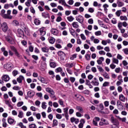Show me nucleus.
<instances>
[{"mask_svg": "<svg viewBox=\"0 0 128 128\" xmlns=\"http://www.w3.org/2000/svg\"><path fill=\"white\" fill-rule=\"evenodd\" d=\"M110 120L112 124H114L111 126V128H118V124L120 123H118V121L116 118H114V117L112 116H111Z\"/></svg>", "mask_w": 128, "mask_h": 128, "instance_id": "f257e3e1", "label": "nucleus"}, {"mask_svg": "<svg viewBox=\"0 0 128 128\" xmlns=\"http://www.w3.org/2000/svg\"><path fill=\"white\" fill-rule=\"evenodd\" d=\"M1 28L2 30V31L4 32H8V23L6 22H2L0 24Z\"/></svg>", "mask_w": 128, "mask_h": 128, "instance_id": "f03ea898", "label": "nucleus"}, {"mask_svg": "<svg viewBox=\"0 0 128 128\" xmlns=\"http://www.w3.org/2000/svg\"><path fill=\"white\" fill-rule=\"evenodd\" d=\"M58 54L60 56V60H64V58H66V54L64 52L62 51H58Z\"/></svg>", "mask_w": 128, "mask_h": 128, "instance_id": "7ed1b4c3", "label": "nucleus"}, {"mask_svg": "<svg viewBox=\"0 0 128 128\" xmlns=\"http://www.w3.org/2000/svg\"><path fill=\"white\" fill-rule=\"evenodd\" d=\"M76 20H77V22H80V24H84V16L80 15L76 16Z\"/></svg>", "mask_w": 128, "mask_h": 128, "instance_id": "20e7f679", "label": "nucleus"}, {"mask_svg": "<svg viewBox=\"0 0 128 128\" xmlns=\"http://www.w3.org/2000/svg\"><path fill=\"white\" fill-rule=\"evenodd\" d=\"M0 14L4 18H11L12 16H8L6 14V10H2L0 12Z\"/></svg>", "mask_w": 128, "mask_h": 128, "instance_id": "39448f33", "label": "nucleus"}, {"mask_svg": "<svg viewBox=\"0 0 128 128\" xmlns=\"http://www.w3.org/2000/svg\"><path fill=\"white\" fill-rule=\"evenodd\" d=\"M6 40L9 44H14V38L10 36H8L6 37Z\"/></svg>", "mask_w": 128, "mask_h": 128, "instance_id": "423d86ee", "label": "nucleus"}, {"mask_svg": "<svg viewBox=\"0 0 128 128\" xmlns=\"http://www.w3.org/2000/svg\"><path fill=\"white\" fill-rule=\"evenodd\" d=\"M50 32L54 36H60V31L56 28H52Z\"/></svg>", "mask_w": 128, "mask_h": 128, "instance_id": "0eeeda50", "label": "nucleus"}, {"mask_svg": "<svg viewBox=\"0 0 128 128\" xmlns=\"http://www.w3.org/2000/svg\"><path fill=\"white\" fill-rule=\"evenodd\" d=\"M117 107L118 110H124V106H122V102L120 101L119 100H118L117 101Z\"/></svg>", "mask_w": 128, "mask_h": 128, "instance_id": "6e6552de", "label": "nucleus"}, {"mask_svg": "<svg viewBox=\"0 0 128 128\" xmlns=\"http://www.w3.org/2000/svg\"><path fill=\"white\" fill-rule=\"evenodd\" d=\"M4 68L8 70H12V64L10 63L6 64L4 66Z\"/></svg>", "mask_w": 128, "mask_h": 128, "instance_id": "1a4fd4ad", "label": "nucleus"}, {"mask_svg": "<svg viewBox=\"0 0 128 128\" xmlns=\"http://www.w3.org/2000/svg\"><path fill=\"white\" fill-rule=\"evenodd\" d=\"M102 122H100V126H104V125H107V124H109V122L108 121V120L104 119V118H102L101 120Z\"/></svg>", "mask_w": 128, "mask_h": 128, "instance_id": "9d476101", "label": "nucleus"}, {"mask_svg": "<svg viewBox=\"0 0 128 128\" xmlns=\"http://www.w3.org/2000/svg\"><path fill=\"white\" fill-rule=\"evenodd\" d=\"M91 84H92V86H98V84H100V83L98 82V80L96 78H94L93 79V80L91 82Z\"/></svg>", "mask_w": 128, "mask_h": 128, "instance_id": "9b49d317", "label": "nucleus"}, {"mask_svg": "<svg viewBox=\"0 0 128 128\" xmlns=\"http://www.w3.org/2000/svg\"><path fill=\"white\" fill-rule=\"evenodd\" d=\"M46 90L47 92L50 94H55L54 91V90H52V88H46Z\"/></svg>", "mask_w": 128, "mask_h": 128, "instance_id": "f8f14e48", "label": "nucleus"}, {"mask_svg": "<svg viewBox=\"0 0 128 128\" xmlns=\"http://www.w3.org/2000/svg\"><path fill=\"white\" fill-rule=\"evenodd\" d=\"M2 80L6 82H8V80H10V76L8 74L3 75Z\"/></svg>", "mask_w": 128, "mask_h": 128, "instance_id": "ddd939ff", "label": "nucleus"}, {"mask_svg": "<svg viewBox=\"0 0 128 128\" xmlns=\"http://www.w3.org/2000/svg\"><path fill=\"white\" fill-rule=\"evenodd\" d=\"M24 80V77L22 75H20L19 77L17 78L16 80L19 84H22Z\"/></svg>", "mask_w": 128, "mask_h": 128, "instance_id": "4468645a", "label": "nucleus"}, {"mask_svg": "<svg viewBox=\"0 0 128 128\" xmlns=\"http://www.w3.org/2000/svg\"><path fill=\"white\" fill-rule=\"evenodd\" d=\"M18 36H19V38H22V36H24V31L22 29L18 28Z\"/></svg>", "mask_w": 128, "mask_h": 128, "instance_id": "2eb2a0df", "label": "nucleus"}, {"mask_svg": "<svg viewBox=\"0 0 128 128\" xmlns=\"http://www.w3.org/2000/svg\"><path fill=\"white\" fill-rule=\"evenodd\" d=\"M72 26L74 28H80V25L78 24V22H73L72 24Z\"/></svg>", "mask_w": 128, "mask_h": 128, "instance_id": "dca6fc26", "label": "nucleus"}, {"mask_svg": "<svg viewBox=\"0 0 128 128\" xmlns=\"http://www.w3.org/2000/svg\"><path fill=\"white\" fill-rule=\"evenodd\" d=\"M58 2L59 4H62V5L64 6H68V8H70V6L68 5V4H66L64 0H59Z\"/></svg>", "mask_w": 128, "mask_h": 128, "instance_id": "f3484780", "label": "nucleus"}, {"mask_svg": "<svg viewBox=\"0 0 128 128\" xmlns=\"http://www.w3.org/2000/svg\"><path fill=\"white\" fill-rule=\"evenodd\" d=\"M104 60V57H100L99 58V59L97 60V64H102V62Z\"/></svg>", "mask_w": 128, "mask_h": 128, "instance_id": "a211bd4d", "label": "nucleus"}, {"mask_svg": "<svg viewBox=\"0 0 128 128\" xmlns=\"http://www.w3.org/2000/svg\"><path fill=\"white\" fill-rule=\"evenodd\" d=\"M76 64L74 62H73L71 64H67L66 65V68H72L73 66H76Z\"/></svg>", "mask_w": 128, "mask_h": 128, "instance_id": "6ab92c4d", "label": "nucleus"}, {"mask_svg": "<svg viewBox=\"0 0 128 128\" xmlns=\"http://www.w3.org/2000/svg\"><path fill=\"white\" fill-rule=\"evenodd\" d=\"M119 100H120L121 102H126V97H124L122 94H120L119 96Z\"/></svg>", "mask_w": 128, "mask_h": 128, "instance_id": "aec40b11", "label": "nucleus"}, {"mask_svg": "<svg viewBox=\"0 0 128 128\" xmlns=\"http://www.w3.org/2000/svg\"><path fill=\"white\" fill-rule=\"evenodd\" d=\"M40 36H45L46 34V30H44V28H40Z\"/></svg>", "mask_w": 128, "mask_h": 128, "instance_id": "412c9836", "label": "nucleus"}, {"mask_svg": "<svg viewBox=\"0 0 128 128\" xmlns=\"http://www.w3.org/2000/svg\"><path fill=\"white\" fill-rule=\"evenodd\" d=\"M6 104L9 106L10 108H12L14 106H12V102H9L8 100H4Z\"/></svg>", "mask_w": 128, "mask_h": 128, "instance_id": "4be33fe9", "label": "nucleus"}, {"mask_svg": "<svg viewBox=\"0 0 128 128\" xmlns=\"http://www.w3.org/2000/svg\"><path fill=\"white\" fill-rule=\"evenodd\" d=\"M27 94H28V96H29V98H32V96H34V92H33V91L29 90Z\"/></svg>", "mask_w": 128, "mask_h": 128, "instance_id": "5701e85b", "label": "nucleus"}, {"mask_svg": "<svg viewBox=\"0 0 128 128\" xmlns=\"http://www.w3.org/2000/svg\"><path fill=\"white\" fill-rule=\"evenodd\" d=\"M117 4H118V8H122V6H124V2H120V0H117Z\"/></svg>", "mask_w": 128, "mask_h": 128, "instance_id": "b1692460", "label": "nucleus"}, {"mask_svg": "<svg viewBox=\"0 0 128 128\" xmlns=\"http://www.w3.org/2000/svg\"><path fill=\"white\" fill-rule=\"evenodd\" d=\"M42 16L44 18H50V14H48L46 12H44L42 13Z\"/></svg>", "mask_w": 128, "mask_h": 128, "instance_id": "393cba45", "label": "nucleus"}, {"mask_svg": "<svg viewBox=\"0 0 128 128\" xmlns=\"http://www.w3.org/2000/svg\"><path fill=\"white\" fill-rule=\"evenodd\" d=\"M50 44H54V43L56 42V39L54 37H51L48 39Z\"/></svg>", "mask_w": 128, "mask_h": 128, "instance_id": "a878e982", "label": "nucleus"}, {"mask_svg": "<svg viewBox=\"0 0 128 128\" xmlns=\"http://www.w3.org/2000/svg\"><path fill=\"white\" fill-rule=\"evenodd\" d=\"M34 24H35L36 26H39V24H40V20L38 18H36L34 20Z\"/></svg>", "mask_w": 128, "mask_h": 128, "instance_id": "bb28decb", "label": "nucleus"}, {"mask_svg": "<svg viewBox=\"0 0 128 128\" xmlns=\"http://www.w3.org/2000/svg\"><path fill=\"white\" fill-rule=\"evenodd\" d=\"M50 68H54L56 66V63L55 62H50Z\"/></svg>", "mask_w": 128, "mask_h": 128, "instance_id": "cd10ccee", "label": "nucleus"}, {"mask_svg": "<svg viewBox=\"0 0 128 128\" xmlns=\"http://www.w3.org/2000/svg\"><path fill=\"white\" fill-rule=\"evenodd\" d=\"M42 50L43 52H48L50 49L46 47H44L42 48Z\"/></svg>", "mask_w": 128, "mask_h": 128, "instance_id": "c85d7f7f", "label": "nucleus"}, {"mask_svg": "<svg viewBox=\"0 0 128 128\" xmlns=\"http://www.w3.org/2000/svg\"><path fill=\"white\" fill-rule=\"evenodd\" d=\"M102 76H104L105 78H107V80H109L110 76L108 75V74L106 72H104L102 74Z\"/></svg>", "mask_w": 128, "mask_h": 128, "instance_id": "c756f323", "label": "nucleus"}, {"mask_svg": "<svg viewBox=\"0 0 128 128\" xmlns=\"http://www.w3.org/2000/svg\"><path fill=\"white\" fill-rule=\"evenodd\" d=\"M18 117H19L20 118H24V112L22 111L18 112Z\"/></svg>", "mask_w": 128, "mask_h": 128, "instance_id": "7c9ffc66", "label": "nucleus"}, {"mask_svg": "<svg viewBox=\"0 0 128 128\" xmlns=\"http://www.w3.org/2000/svg\"><path fill=\"white\" fill-rule=\"evenodd\" d=\"M120 20H124L125 22L128 20V17L126 16H120Z\"/></svg>", "mask_w": 128, "mask_h": 128, "instance_id": "2f4dec72", "label": "nucleus"}, {"mask_svg": "<svg viewBox=\"0 0 128 128\" xmlns=\"http://www.w3.org/2000/svg\"><path fill=\"white\" fill-rule=\"evenodd\" d=\"M14 54L18 58H22V55H20V54L18 50L14 52Z\"/></svg>", "mask_w": 128, "mask_h": 128, "instance_id": "473e14b6", "label": "nucleus"}, {"mask_svg": "<svg viewBox=\"0 0 128 128\" xmlns=\"http://www.w3.org/2000/svg\"><path fill=\"white\" fill-rule=\"evenodd\" d=\"M48 74H50V76H52V78H54L55 76L54 72L52 70L48 71Z\"/></svg>", "mask_w": 128, "mask_h": 128, "instance_id": "72a5a7b5", "label": "nucleus"}, {"mask_svg": "<svg viewBox=\"0 0 128 128\" xmlns=\"http://www.w3.org/2000/svg\"><path fill=\"white\" fill-rule=\"evenodd\" d=\"M112 62L114 64H118V60L115 58H112Z\"/></svg>", "mask_w": 128, "mask_h": 128, "instance_id": "f704fd0d", "label": "nucleus"}, {"mask_svg": "<svg viewBox=\"0 0 128 128\" xmlns=\"http://www.w3.org/2000/svg\"><path fill=\"white\" fill-rule=\"evenodd\" d=\"M67 20L68 22H72L74 20V16H70L67 17Z\"/></svg>", "mask_w": 128, "mask_h": 128, "instance_id": "c9c22d12", "label": "nucleus"}, {"mask_svg": "<svg viewBox=\"0 0 128 128\" xmlns=\"http://www.w3.org/2000/svg\"><path fill=\"white\" fill-rule=\"evenodd\" d=\"M76 110H78V112H84V109H82V108L80 106H76Z\"/></svg>", "mask_w": 128, "mask_h": 128, "instance_id": "e433bc0d", "label": "nucleus"}, {"mask_svg": "<svg viewBox=\"0 0 128 128\" xmlns=\"http://www.w3.org/2000/svg\"><path fill=\"white\" fill-rule=\"evenodd\" d=\"M10 14H12V10H8L7 14H6V15H7L8 16H11V18H8V20H12V16H10Z\"/></svg>", "mask_w": 128, "mask_h": 128, "instance_id": "4c0bfd02", "label": "nucleus"}, {"mask_svg": "<svg viewBox=\"0 0 128 128\" xmlns=\"http://www.w3.org/2000/svg\"><path fill=\"white\" fill-rule=\"evenodd\" d=\"M56 72H62V68L60 67H58L55 70Z\"/></svg>", "mask_w": 128, "mask_h": 128, "instance_id": "58836bf2", "label": "nucleus"}, {"mask_svg": "<svg viewBox=\"0 0 128 128\" xmlns=\"http://www.w3.org/2000/svg\"><path fill=\"white\" fill-rule=\"evenodd\" d=\"M30 2H32V0H27V2H25V4L26 6H30Z\"/></svg>", "mask_w": 128, "mask_h": 128, "instance_id": "ea45409f", "label": "nucleus"}, {"mask_svg": "<svg viewBox=\"0 0 128 128\" xmlns=\"http://www.w3.org/2000/svg\"><path fill=\"white\" fill-rule=\"evenodd\" d=\"M116 118H118L119 120H122V122H124L126 120V118H121L120 116H116Z\"/></svg>", "mask_w": 128, "mask_h": 128, "instance_id": "a19ab883", "label": "nucleus"}, {"mask_svg": "<svg viewBox=\"0 0 128 128\" xmlns=\"http://www.w3.org/2000/svg\"><path fill=\"white\" fill-rule=\"evenodd\" d=\"M8 122L10 124H12L14 122V120L12 118H9L8 119Z\"/></svg>", "mask_w": 128, "mask_h": 128, "instance_id": "79ce46f5", "label": "nucleus"}, {"mask_svg": "<svg viewBox=\"0 0 128 128\" xmlns=\"http://www.w3.org/2000/svg\"><path fill=\"white\" fill-rule=\"evenodd\" d=\"M110 86V82H105L102 84V88H104V87L108 86Z\"/></svg>", "mask_w": 128, "mask_h": 128, "instance_id": "37998d69", "label": "nucleus"}, {"mask_svg": "<svg viewBox=\"0 0 128 128\" xmlns=\"http://www.w3.org/2000/svg\"><path fill=\"white\" fill-rule=\"evenodd\" d=\"M64 114H68V107H66V108H64Z\"/></svg>", "mask_w": 128, "mask_h": 128, "instance_id": "c03bdc74", "label": "nucleus"}, {"mask_svg": "<svg viewBox=\"0 0 128 128\" xmlns=\"http://www.w3.org/2000/svg\"><path fill=\"white\" fill-rule=\"evenodd\" d=\"M122 14V10H118L116 12V16H120V14Z\"/></svg>", "mask_w": 128, "mask_h": 128, "instance_id": "a18cd8bd", "label": "nucleus"}, {"mask_svg": "<svg viewBox=\"0 0 128 128\" xmlns=\"http://www.w3.org/2000/svg\"><path fill=\"white\" fill-rule=\"evenodd\" d=\"M69 31L70 32V34H72V36H74V34L76 32L74 31V30L72 28H70Z\"/></svg>", "mask_w": 128, "mask_h": 128, "instance_id": "49530a36", "label": "nucleus"}, {"mask_svg": "<svg viewBox=\"0 0 128 128\" xmlns=\"http://www.w3.org/2000/svg\"><path fill=\"white\" fill-rule=\"evenodd\" d=\"M38 80H40V82L42 84H44V82H45L44 78H42V77H38Z\"/></svg>", "mask_w": 128, "mask_h": 128, "instance_id": "de8ad7c7", "label": "nucleus"}, {"mask_svg": "<svg viewBox=\"0 0 128 128\" xmlns=\"http://www.w3.org/2000/svg\"><path fill=\"white\" fill-rule=\"evenodd\" d=\"M77 100H79L80 102H84V98L82 96H80Z\"/></svg>", "mask_w": 128, "mask_h": 128, "instance_id": "09e8293b", "label": "nucleus"}, {"mask_svg": "<svg viewBox=\"0 0 128 128\" xmlns=\"http://www.w3.org/2000/svg\"><path fill=\"white\" fill-rule=\"evenodd\" d=\"M74 58H76V54H74L70 56V60H74Z\"/></svg>", "mask_w": 128, "mask_h": 128, "instance_id": "8fccbe9b", "label": "nucleus"}, {"mask_svg": "<svg viewBox=\"0 0 128 128\" xmlns=\"http://www.w3.org/2000/svg\"><path fill=\"white\" fill-rule=\"evenodd\" d=\"M100 109L98 110V112H100L101 110H102L104 108V104H100L99 106Z\"/></svg>", "mask_w": 128, "mask_h": 128, "instance_id": "3c124183", "label": "nucleus"}, {"mask_svg": "<svg viewBox=\"0 0 128 128\" xmlns=\"http://www.w3.org/2000/svg\"><path fill=\"white\" fill-rule=\"evenodd\" d=\"M46 102H42V108L44 109V110H46Z\"/></svg>", "mask_w": 128, "mask_h": 128, "instance_id": "603ef678", "label": "nucleus"}, {"mask_svg": "<svg viewBox=\"0 0 128 128\" xmlns=\"http://www.w3.org/2000/svg\"><path fill=\"white\" fill-rule=\"evenodd\" d=\"M14 76H16L17 74H18V72L16 70H14L12 72Z\"/></svg>", "mask_w": 128, "mask_h": 128, "instance_id": "864d4df0", "label": "nucleus"}, {"mask_svg": "<svg viewBox=\"0 0 128 128\" xmlns=\"http://www.w3.org/2000/svg\"><path fill=\"white\" fill-rule=\"evenodd\" d=\"M70 80L72 84H74L76 82V78L74 77H70Z\"/></svg>", "mask_w": 128, "mask_h": 128, "instance_id": "5fc2aeb1", "label": "nucleus"}, {"mask_svg": "<svg viewBox=\"0 0 128 128\" xmlns=\"http://www.w3.org/2000/svg\"><path fill=\"white\" fill-rule=\"evenodd\" d=\"M80 36L82 40H86V37L84 34H80Z\"/></svg>", "mask_w": 128, "mask_h": 128, "instance_id": "6e6d98bb", "label": "nucleus"}, {"mask_svg": "<svg viewBox=\"0 0 128 128\" xmlns=\"http://www.w3.org/2000/svg\"><path fill=\"white\" fill-rule=\"evenodd\" d=\"M36 124H29V128H36Z\"/></svg>", "mask_w": 128, "mask_h": 128, "instance_id": "4d7b16f0", "label": "nucleus"}, {"mask_svg": "<svg viewBox=\"0 0 128 128\" xmlns=\"http://www.w3.org/2000/svg\"><path fill=\"white\" fill-rule=\"evenodd\" d=\"M58 126V120H53L52 126Z\"/></svg>", "mask_w": 128, "mask_h": 128, "instance_id": "13d9d810", "label": "nucleus"}, {"mask_svg": "<svg viewBox=\"0 0 128 128\" xmlns=\"http://www.w3.org/2000/svg\"><path fill=\"white\" fill-rule=\"evenodd\" d=\"M116 58H117L118 60H122V58H124V57H122V55H120V54H117Z\"/></svg>", "mask_w": 128, "mask_h": 128, "instance_id": "bf43d9fd", "label": "nucleus"}, {"mask_svg": "<svg viewBox=\"0 0 128 128\" xmlns=\"http://www.w3.org/2000/svg\"><path fill=\"white\" fill-rule=\"evenodd\" d=\"M122 64L124 66H128V62L126 60L122 62Z\"/></svg>", "mask_w": 128, "mask_h": 128, "instance_id": "052dcab7", "label": "nucleus"}, {"mask_svg": "<svg viewBox=\"0 0 128 128\" xmlns=\"http://www.w3.org/2000/svg\"><path fill=\"white\" fill-rule=\"evenodd\" d=\"M35 104L36 106H38V108H40V102L38 100H36L35 102Z\"/></svg>", "mask_w": 128, "mask_h": 128, "instance_id": "680f3d73", "label": "nucleus"}, {"mask_svg": "<svg viewBox=\"0 0 128 128\" xmlns=\"http://www.w3.org/2000/svg\"><path fill=\"white\" fill-rule=\"evenodd\" d=\"M118 30H120L122 28V22H120L118 24Z\"/></svg>", "mask_w": 128, "mask_h": 128, "instance_id": "e2e57ef3", "label": "nucleus"}, {"mask_svg": "<svg viewBox=\"0 0 128 128\" xmlns=\"http://www.w3.org/2000/svg\"><path fill=\"white\" fill-rule=\"evenodd\" d=\"M24 105V102H20L17 104V106L18 108H20V106H22Z\"/></svg>", "mask_w": 128, "mask_h": 128, "instance_id": "0e129e2a", "label": "nucleus"}, {"mask_svg": "<svg viewBox=\"0 0 128 128\" xmlns=\"http://www.w3.org/2000/svg\"><path fill=\"white\" fill-rule=\"evenodd\" d=\"M94 34L96 36H102V32L100 31H97L95 32Z\"/></svg>", "mask_w": 128, "mask_h": 128, "instance_id": "69168bd1", "label": "nucleus"}, {"mask_svg": "<svg viewBox=\"0 0 128 128\" xmlns=\"http://www.w3.org/2000/svg\"><path fill=\"white\" fill-rule=\"evenodd\" d=\"M88 24H94V19L90 18L88 20Z\"/></svg>", "mask_w": 128, "mask_h": 128, "instance_id": "338daca9", "label": "nucleus"}, {"mask_svg": "<svg viewBox=\"0 0 128 128\" xmlns=\"http://www.w3.org/2000/svg\"><path fill=\"white\" fill-rule=\"evenodd\" d=\"M122 52H124L125 54H128V48H124Z\"/></svg>", "mask_w": 128, "mask_h": 128, "instance_id": "774afa93", "label": "nucleus"}]
</instances>
